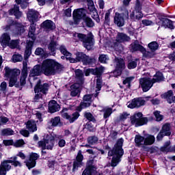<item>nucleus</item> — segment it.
<instances>
[{
	"instance_id": "9",
	"label": "nucleus",
	"mask_w": 175,
	"mask_h": 175,
	"mask_svg": "<svg viewBox=\"0 0 175 175\" xmlns=\"http://www.w3.org/2000/svg\"><path fill=\"white\" fill-rule=\"evenodd\" d=\"M41 81H38L35 88V96L33 98L34 102H38L39 99H42V94H46L47 91H49V84L44 83L43 85H41Z\"/></svg>"
},
{
	"instance_id": "12",
	"label": "nucleus",
	"mask_w": 175,
	"mask_h": 175,
	"mask_svg": "<svg viewBox=\"0 0 175 175\" xmlns=\"http://www.w3.org/2000/svg\"><path fill=\"white\" fill-rule=\"evenodd\" d=\"M131 20L133 21H137L143 17V14L142 13V4L140 3V0H137L135 4V10L130 14Z\"/></svg>"
},
{
	"instance_id": "59",
	"label": "nucleus",
	"mask_w": 175,
	"mask_h": 175,
	"mask_svg": "<svg viewBox=\"0 0 175 175\" xmlns=\"http://www.w3.org/2000/svg\"><path fill=\"white\" fill-rule=\"evenodd\" d=\"M133 80H135V77H127L123 81V84H128L129 85Z\"/></svg>"
},
{
	"instance_id": "63",
	"label": "nucleus",
	"mask_w": 175,
	"mask_h": 175,
	"mask_svg": "<svg viewBox=\"0 0 175 175\" xmlns=\"http://www.w3.org/2000/svg\"><path fill=\"white\" fill-rule=\"evenodd\" d=\"M5 146H14V142L12 139H5L3 141Z\"/></svg>"
},
{
	"instance_id": "28",
	"label": "nucleus",
	"mask_w": 175,
	"mask_h": 175,
	"mask_svg": "<svg viewBox=\"0 0 175 175\" xmlns=\"http://www.w3.org/2000/svg\"><path fill=\"white\" fill-rule=\"evenodd\" d=\"M130 50L131 51H132V53L135 51H140L141 53H142V51H144V48L143 47V46L139 44V41L136 40L131 44Z\"/></svg>"
},
{
	"instance_id": "34",
	"label": "nucleus",
	"mask_w": 175,
	"mask_h": 175,
	"mask_svg": "<svg viewBox=\"0 0 175 175\" xmlns=\"http://www.w3.org/2000/svg\"><path fill=\"white\" fill-rule=\"evenodd\" d=\"M135 143L137 147H140L142 146H145L146 142H145V137H143L140 135H135Z\"/></svg>"
},
{
	"instance_id": "14",
	"label": "nucleus",
	"mask_w": 175,
	"mask_h": 175,
	"mask_svg": "<svg viewBox=\"0 0 175 175\" xmlns=\"http://www.w3.org/2000/svg\"><path fill=\"white\" fill-rule=\"evenodd\" d=\"M115 62L116 63V68L113 72L114 76L117 77L118 76H121V73H122V70L125 69V62L124 59L120 58H115Z\"/></svg>"
},
{
	"instance_id": "52",
	"label": "nucleus",
	"mask_w": 175,
	"mask_h": 175,
	"mask_svg": "<svg viewBox=\"0 0 175 175\" xmlns=\"http://www.w3.org/2000/svg\"><path fill=\"white\" fill-rule=\"evenodd\" d=\"M104 111V118H109L111 113H113V109L111 108H105Z\"/></svg>"
},
{
	"instance_id": "56",
	"label": "nucleus",
	"mask_w": 175,
	"mask_h": 175,
	"mask_svg": "<svg viewBox=\"0 0 175 175\" xmlns=\"http://www.w3.org/2000/svg\"><path fill=\"white\" fill-rule=\"evenodd\" d=\"M85 117L88 120V121H92V122H95V118H94V116H92V113L90 112H86L85 113Z\"/></svg>"
},
{
	"instance_id": "24",
	"label": "nucleus",
	"mask_w": 175,
	"mask_h": 175,
	"mask_svg": "<svg viewBox=\"0 0 175 175\" xmlns=\"http://www.w3.org/2000/svg\"><path fill=\"white\" fill-rule=\"evenodd\" d=\"M91 102H92V95L88 94L83 96V102L81 103V107H90L91 106Z\"/></svg>"
},
{
	"instance_id": "29",
	"label": "nucleus",
	"mask_w": 175,
	"mask_h": 175,
	"mask_svg": "<svg viewBox=\"0 0 175 175\" xmlns=\"http://www.w3.org/2000/svg\"><path fill=\"white\" fill-rule=\"evenodd\" d=\"M33 46V41H29L26 45V49L25 51V59H28L32 54V46Z\"/></svg>"
},
{
	"instance_id": "58",
	"label": "nucleus",
	"mask_w": 175,
	"mask_h": 175,
	"mask_svg": "<svg viewBox=\"0 0 175 175\" xmlns=\"http://www.w3.org/2000/svg\"><path fill=\"white\" fill-rule=\"evenodd\" d=\"M154 114L157 121H162L163 120V116L161 115V112L156 111L154 112Z\"/></svg>"
},
{
	"instance_id": "16",
	"label": "nucleus",
	"mask_w": 175,
	"mask_h": 175,
	"mask_svg": "<svg viewBox=\"0 0 175 175\" xmlns=\"http://www.w3.org/2000/svg\"><path fill=\"white\" fill-rule=\"evenodd\" d=\"M40 155L37 153H31L30 155V158L28 161H25L26 165L28 169H32V167H35L36 165V161L38 158H40Z\"/></svg>"
},
{
	"instance_id": "50",
	"label": "nucleus",
	"mask_w": 175,
	"mask_h": 175,
	"mask_svg": "<svg viewBox=\"0 0 175 175\" xmlns=\"http://www.w3.org/2000/svg\"><path fill=\"white\" fill-rule=\"evenodd\" d=\"M98 61L101 64H107L109 61V56H107V55H100L98 57Z\"/></svg>"
},
{
	"instance_id": "10",
	"label": "nucleus",
	"mask_w": 175,
	"mask_h": 175,
	"mask_svg": "<svg viewBox=\"0 0 175 175\" xmlns=\"http://www.w3.org/2000/svg\"><path fill=\"white\" fill-rule=\"evenodd\" d=\"M131 125H134L136 127L142 126L148 122V119L143 118V113L138 112L131 117Z\"/></svg>"
},
{
	"instance_id": "40",
	"label": "nucleus",
	"mask_w": 175,
	"mask_h": 175,
	"mask_svg": "<svg viewBox=\"0 0 175 175\" xmlns=\"http://www.w3.org/2000/svg\"><path fill=\"white\" fill-rule=\"evenodd\" d=\"M58 44L55 41H51L48 45V49L52 53V55H55V50H57Z\"/></svg>"
},
{
	"instance_id": "32",
	"label": "nucleus",
	"mask_w": 175,
	"mask_h": 175,
	"mask_svg": "<svg viewBox=\"0 0 175 175\" xmlns=\"http://www.w3.org/2000/svg\"><path fill=\"white\" fill-rule=\"evenodd\" d=\"M95 173H96V167L94 165H88L82 175H95Z\"/></svg>"
},
{
	"instance_id": "41",
	"label": "nucleus",
	"mask_w": 175,
	"mask_h": 175,
	"mask_svg": "<svg viewBox=\"0 0 175 175\" xmlns=\"http://www.w3.org/2000/svg\"><path fill=\"white\" fill-rule=\"evenodd\" d=\"M142 53L145 58H154V57H155V55H157V53L154 51H147L144 48V51Z\"/></svg>"
},
{
	"instance_id": "48",
	"label": "nucleus",
	"mask_w": 175,
	"mask_h": 175,
	"mask_svg": "<svg viewBox=\"0 0 175 175\" xmlns=\"http://www.w3.org/2000/svg\"><path fill=\"white\" fill-rule=\"evenodd\" d=\"M137 66V59L129 61L127 68L129 69H135Z\"/></svg>"
},
{
	"instance_id": "7",
	"label": "nucleus",
	"mask_w": 175,
	"mask_h": 175,
	"mask_svg": "<svg viewBox=\"0 0 175 175\" xmlns=\"http://www.w3.org/2000/svg\"><path fill=\"white\" fill-rule=\"evenodd\" d=\"M73 36L75 40L82 42L83 46L87 50H91V49L94 47V35H92V33H89L87 35L80 33H75Z\"/></svg>"
},
{
	"instance_id": "44",
	"label": "nucleus",
	"mask_w": 175,
	"mask_h": 175,
	"mask_svg": "<svg viewBox=\"0 0 175 175\" xmlns=\"http://www.w3.org/2000/svg\"><path fill=\"white\" fill-rule=\"evenodd\" d=\"M18 44H20L18 40H12L11 41H9L7 46L8 47H10V49H17Z\"/></svg>"
},
{
	"instance_id": "61",
	"label": "nucleus",
	"mask_w": 175,
	"mask_h": 175,
	"mask_svg": "<svg viewBox=\"0 0 175 175\" xmlns=\"http://www.w3.org/2000/svg\"><path fill=\"white\" fill-rule=\"evenodd\" d=\"M114 47L116 51H118V53H121L124 50V47H122V45L121 44H116Z\"/></svg>"
},
{
	"instance_id": "18",
	"label": "nucleus",
	"mask_w": 175,
	"mask_h": 175,
	"mask_svg": "<svg viewBox=\"0 0 175 175\" xmlns=\"http://www.w3.org/2000/svg\"><path fill=\"white\" fill-rule=\"evenodd\" d=\"M66 110L67 109H66L62 111V116L63 117V118L68 120L70 123L75 122L76 120H77V118L80 117V114L79 113V112H75L72 115H69L67 112H65L66 111Z\"/></svg>"
},
{
	"instance_id": "47",
	"label": "nucleus",
	"mask_w": 175,
	"mask_h": 175,
	"mask_svg": "<svg viewBox=\"0 0 175 175\" xmlns=\"http://www.w3.org/2000/svg\"><path fill=\"white\" fill-rule=\"evenodd\" d=\"M1 135L3 136H12V135H14V131L11 129H4L1 131Z\"/></svg>"
},
{
	"instance_id": "23",
	"label": "nucleus",
	"mask_w": 175,
	"mask_h": 175,
	"mask_svg": "<svg viewBox=\"0 0 175 175\" xmlns=\"http://www.w3.org/2000/svg\"><path fill=\"white\" fill-rule=\"evenodd\" d=\"M158 25H161V27H167L170 29H174V25L170 19L162 18L160 22H158Z\"/></svg>"
},
{
	"instance_id": "27",
	"label": "nucleus",
	"mask_w": 175,
	"mask_h": 175,
	"mask_svg": "<svg viewBox=\"0 0 175 175\" xmlns=\"http://www.w3.org/2000/svg\"><path fill=\"white\" fill-rule=\"evenodd\" d=\"M9 15H14L16 18H20V17L23 15V13L20 12V7L17 5H15L14 8L9 10Z\"/></svg>"
},
{
	"instance_id": "35",
	"label": "nucleus",
	"mask_w": 175,
	"mask_h": 175,
	"mask_svg": "<svg viewBox=\"0 0 175 175\" xmlns=\"http://www.w3.org/2000/svg\"><path fill=\"white\" fill-rule=\"evenodd\" d=\"M42 25L45 29H49L50 31H52V29H55V24L54 22L50 20H46L42 23Z\"/></svg>"
},
{
	"instance_id": "11",
	"label": "nucleus",
	"mask_w": 175,
	"mask_h": 175,
	"mask_svg": "<svg viewBox=\"0 0 175 175\" xmlns=\"http://www.w3.org/2000/svg\"><path fill=\"white\" fill-rule=\"evenodd\" d=\"M128 18H129V12L125 10L122 14L118 12L115 14L114 23L118 27H124L125 20H128Z\"/></svg>"
},
{
	"instance_id": "33",
	"label": "nucleus",
	"mask_w": 175,
	"mask_h": 175,
	"mask_svg": "<svg viewBox=\"0 0 175 175\" xmlns=\"http://www.w3.org/2000/svg\"><path fill=\"white\" fill-rule=\"evenodd\" d=\"M171 130L172 125L170 123H165L164 125H163L161 131L163 132L165 136H170V135H172Z\"/></svg>"
},
{
	"instance_id": "2",
	"label": "nucleus",
	"mask_w": 175,
	"mask_h": 175,
	"mask_svg": "<svg viewBox=\"0 0 175 175\" xmlns=\"http://www.w3.org/2000/svg\"><path fill=\"white\" fill-rule=\"evenodd\" d=\"M61 70H62V65L58 62L53 59H46L42 62L41 66L36 65L33 68L29 77L40 76L42 73L45 76H54L57 73H59Z\"/></svg>"
},
{
	"instance_id": "64",
	"label": "nucleus",
	"mask_w": 175,
	"mask_h": 175,
	"mask_svg": "<svg viewBox=\"0 0 175 175\" xmlns=\"http://www.w3.org/2000/svg\"><path fill=\"white\" fill-rule=\"evenodd\" d=\"M20 133L25 137H28V136H29V131H28L27 130H25V129L21 130Z\"/></svg>"
},
{
	"instance_id": "57",
	"label": "nucleus",
	"mask_w": 175,
	"mask_h": 175,
	"mask_svg": "<svg viewBox=\"0 0 175 175\" xmlns=\"http://www.w3.org/2000/svg\"><path fill=\"white\" fill-rule=\"evenodd\" d=\"M25 144V142L23 139L16 140L15 142H14V146L18 148V147H23Z\"/></svg>"
},
{
	"instance_id": "19",
	"label": "nucleus",
	"mask_w": 175,
	"mask_h": 175,
	"mask_svg": "<svg viewBox=\"0 0 175 175\" xmlns=\"http://www.w3.org/2000/svg\"><path fill=\"white\" fill-rule=\"evenodd\" d=\"M146 101L142 98H134L131 103H128V107L130 109H135V107H140V106H144Z\"/></svg>"
},
{
	"instance_id": "5",
	"label": "nucleus",
	"mask_w": 175,
	"mask_h": 175,
	"mask_svg": "<svg viewBox=\"0 0 175 175\" xmlns=\"http://www.w3.org/2000/svg\"><path fill=\"white\" fill-rule=\"evenodd\" d=\"M163 74L161 72H157L153 78L146 77L140 79L139 85L142 88L144 92H147L151 90L154 83L163 81Z\"/></svg>"
},
{
	"instance_id": "22",
	"label": "nucleus",
	"mask_w": 175,
	"mask_h": 175,
	"mask_svg": "<svg viewBox=\"0 0 175 175\" xmlns=\"http://www.w3.org/2000/svg\"><path fill=\"white\" fill-rule=\"evenodd\" d=\"M163 99H166L168 103H175V96H173V91L170 90L161 94Z\"/></svg>"
},
{
	"instance_id": "37",
	"label": "nucleus",
	"mask_w": 175,
	"mask_h": 175,
	"mask_svg": "<svg viewBox=\"0 0 175 175\" xmlns=\"http://www.w3.org/2000/svg\"><path fill=\"white\" fill-rule=\"evenodd\" d=\"M26 126L29 132H35L38 131V128L36 127V122H35L33 120H29L26 124Z\"/></svg>"
},
{
	"instance_id": "4",
	"label": "nucleus",
	"mask_w": 175,
	"mask_h": 175,
	"mask_svg": "<svg viewBox=\"0 0 175 175\" xmlns=\"http://www.w3.org/2000/svg\"><path fill=\"white\" fill-rule=\"evenodd\" d=\"M122 144H124V139L120 138L117 141L113 150L108 152L109 157H113L111 166L116 167L121 161V157L124 155V150H122Z\"/></svg>"
},
{
	"instance_id": "15",
	"label": "nucleus",
	"mask_w": 175,
	"mask_h": 175,
	"mask_svg": "<svg viewBox=\"0 0 175 175\" xmlns=\"http://www.w3.org/2000/svg\"><path fill=\"white\" fill-rule=\"evenodd\" d=\"M77 61H81L83 65H92L94 59L81 52L77 53Z\"/></svg>"
},
{
	"instance_id": "51",
	"label": "nucleus",
	"mask_w": 175,
	"mask_h": 175,
	"mask_svg": "<svg viewBox=\"0 0 175 175\" xmlns=\"http://www.w3.org/2000/svg\"><path fill=\"white\" fill-rule=\"evenodd\" d=\"M18 5H21L22 9H25L28 6V0H16Z\"/></svg>"
},
{
	"instance_id": "21",
	"label": "nucleus",
	"mask_w": 175,
	"mask_h": 175,
	"mask_svg": "<svg viewBox=\"0 0 175 175\" xmlns=\"http://www.w3.org/2000/svg\"><path fill=\"white\" fill-rule=\"evenodd\" d=\"M83 158L84 157L81 153V150H79L77 156V161H75L73 164V169H72L73 172H75V170H77L78 167H81V166H83Z\"/></svg>"
},
{
	"instance_id": "6",
	"label": "nucleus",
	"mask_w": 175,
	"mask_h": 175,
	"mask_svg": "<svg viewBox=\"0 0 175 175\" xmlns=\"http://www.w3.org/2000/svg\"><path fill=\"white\" fill-rule=\"evenodd\" d=\"M39 17V12L33 10H29L27 12V18L31 24L29 27V38H31L32 40H35L36 38L35 37V32L36 31V25H35V23L38 21V18Z\"/></svg>"
},
{
	"instance_id": "8",
	"label": "nucleus",
	"mask_w": 175,
	"mask_h": 175,
	"mask_svg": "<svg viewBox=\"0 0 175 175\" xmlns=\"http://www.w3.org/2000/svg\"><path fill=\"white\" fill-rule=\"evenodd\" d=\"M12 160H6L1 163L0 165V175H6V172H9L12 169V165L9 163H12L17 167V166H21V163L17 161V157H14L12 158Z\"/></svg>"
},
{
	"instance_id": "30",
	"label": "nucleus",
	"mask_w": 175,
	"mask_h": 175,
	"mask_svg": "<svg viewBox=\"0 0 175 175\" xmlns=\"http://www.w3.org/2000/svg\"><path fill=\"white\" fill-rule=\"evenodd\" d=\"M71 88V96H77L80 94V84L76 83L70 86Z\"/></svg>"
},
{
	"instance_id": "53",
	"label": "nucleus",
	"mask_w": 175,
	"mask_h": 175,
	"mask_svg": "<svg viewBox=\"0 0 175 175\" xmlns=\"http://www.w3.org/2000/svg\"><path fill=\"white\" fill-rule=\"evenodd\" d=\"M84 22L87 25V27H89V28H91L94 27V25H95V24L94 23V21H92V19H91V18H88V17L85 18Z\"/></svg>"
},
{
	"instance_id": "13",
	"label": "nucleus",
	"mask_w": 175,
	"mask_h": 175,
	"mask_svg": "<svg viewBox=\"0 0 175 175\" xmlns=\"http://www.w3.org/2000/svg\"><path fill=\"white\" fill-rule=\"evenodd\" d=\"M88 2V10L90 12L92 18L93 20H95L96 23H99L100 21V18H99V15L98 14V12L95 8V5H94V1L92 0H86Z\"/></svg>"
},
{
	"instance_id": "39",
	"label": "nucleus",
	"mask_w": 175,
	"mask_h": 175,
	"mask_svg": "<svg viewBox=\"0 0 175 175\" xmlns=\"http://www.w3.org/2000/svg\"><path fill=\"white\" fill-rule=\"evenodd\" d=\"M96 94L94 95L96 97L98 96V94L99 91H100L102 88V78L100 77V75H97V79H96Z\"/></svg>"
},
{
	"instance_id": "46",
	"label": "nucleus",
	"mask_w": 175,
	"mask_h": 175,
	"mask_svg": "<svg viewBox=\"0 0 175 175\" xmlns=\"http://www.w3.org/2000/svg\"><path fill=\"white\" fill-rule=\"evenodd\" d=\"M49 124H51V126H58L61 124V118L56 116L51 118Z\"/></svg>"
},
{
	"instance_id": "45",
	"label": "nucleus",
	"mask_w": 175,
	"mask_h": 175,
	"mask_svg": "<svg viewBox=\"0 0 175 175\" xmlns=\"http://www.w3.org/2000/svg\"><path fill=\"white\" fill-rule=\"evenodd\" d=\"M148 47L150 49V51H157L158 49H159V44L158 42L154 41L148 44Z\"/></svg>"
},
{
	"instance_id": "17",
	"label": "nucleus",
	"mask_w": 175,
	"mask_h": 175,
	"mask_svg": "<svg viewBox=\"0 0 175 175\" xmlns=\"http://www.w3.org/2000/svg\"><path fill=\"white\" fill-rule=\"evenodd\" d=\"M105 72V67L100 66L96 68H89L85 70V76H90V75H95L96 76H100L102 73Z\"/></svg>"
},
{
	"instance_id": "60",
	"label": "nucleus",
	"mask_w": 175,
	"mask_h": 175,
	"mask_svg": "<svg viewBox=\"0 0 175 175\" xmlns=\"http://www.w3.org/2000/svg\"><path fill=\"white\" fill-rule=\"evenodd\" d=\"M65 58L70 61L72 64H75V62H80V61L77 60V57L76 59L72 57V53H70V56H67Z\"/></svg>"
},
{
	"instance_id": "26",
	"label": "nucleus",
	"mask_w": 175,
	"mask_h": 175,
	"mask_svg": "<svg viewBox=\"0 0 175 175\" xmlns=\"http://www.w3.org/2000/svg\"><path fill=\"white\" fill-rule=\"evenodd\" d=\"M10 42V36L8 33H4L0 37V43L3 47L8 46V44Z\"/></svg>"
},
{
	"instance_id": "43",
	"label": "nucleus",
	"mask_w": 175,
	"mask_h": 175,
	"mask_svg": "<svg viewBox=\"0 0 175 175\" xmlns=\"http://www.w3.org/2000/svg\"><path fill=\"white\" fill-rule=\"evenodd\" d=\"M59 51L63 54L64 56H62V59H64L66 57L70 56V53L68 51L66 47L64 45H61L59 48Z\"/></svg>"
},
{
	"instance_id": "25",
	"label": "nucleus",
	"mask_w": 175,
	"mask_h": 175,
	"mask_svg": "<svg viewBox=\"0 0 175 175\" xmlns=\"http://www.w3.org/2000/svg\"><path fill=\"white\" fill-rule=\"evenodd\" d=\"M49 113H55V111H59V105L57 103V101L52 100L49 103Z\"/></svg>"
},
{
	"instance_id": "54",
	"label": "nucleus",
	"mask_w": 175,
	"mask_h": 175,
	"mask_svg": "<svg viewBox=\"0 0 175 175\" xmlns=\"http://www.w3.org/2000/svg\"><path fill=\"white\" fill-rule=\"evenodd\" d=\"M16 31H16V33H17V35H21V33H24V32H25V28L22 25H19L16 28Z\"/></svg>"
},
{
	"instance_id": "62",
	"label": "nucleus",
	"mask_w": 175,
	"mask_h": 175,
	"mask_svg": "<svg viewBox=\"0 0 175 175\" xmlns=\"http://www.w3.org/2000/svg\"><path fill=\"white\" fill-rule=\"evenodd\" d=\"M6 88H8V83L5 81L2 82L0 85V91L5 92V91H6Z\"/></svg>"
},
{
	"instance_id": "31",
	"label": "nucleus",
	"mask_w": 175,
	"mask_h": 175,
	"mask_svg": "<svg viewBox=\"0 0 175 175\" xmlns=\"http://www.w3.org/2000/svg\"><path fill=\"white\" fill-rule=\"evenodd\" d=\"M116 40L119 43H122L124 42H129L131 38L124 33H118L116 37Z\"/></svg>"
},
{
	"instance_id": "36",
	"label": "nucleus",
	"mask_w": 175,
	"mask_h": 175,
	"mask_svg": "<svg viewBox=\"0 0 175 175\" xmlns=\"http://www.w3.org/2000/svg\"><path fill=\"white\" fill-rule=\"evenodd\" d=\"M145 146H151L155 143V137L154 135L147 134L145 136Z\"/></svg>"
},
{
	"instance_id": "55",
	"label": "nucleus",
	"mask_w": 175,
	"mask_h": 175,
	"mask_svg": "<svg viewBox=\"0 0 175 175\" xmlns=\"http://www.w3.org/2000/svg\"><path fill=\"white\" fill-rule=\"evenodd\" d=\"M12 59L14 62H21L23 61V56L19 54L14 55Z\"/></svg>"
},
{
	"instance_id": "20",
	"label": "nucleus",
	"mask_w": 175,
	"mask_h": 175,
	"mask_svg": "<svg viewBox=\"0 0 175 175\" xmlns=\"http://www.w3.org/2000/svg\"><path fill=\"white\" fill-rule=\"evenodd\" d=\"M75 23H79V20H81L84 16H85V10L84 9L75 10L72 14Z\"/></svg>"
},
{
	"instance_id": "38",
	"label": "nucleus",
	"mask_w": 175,
	"mask_h": 175,
	"mask_svg": "<svg viewBox=\"0 0 175 175\" xmlns=\"http://www.w3.org/2000/svg\"><path fill=\"white\" fill-rule=\"evenodd\" d=\"M75 76L77 80L79 81V85L83 84L84 83V74L83 73V71L81 70H75Z\"/></svg>"
},
{
	"instance_id": "3",
	"label": "nucleus",
	"mask_w": 175,
	"mask_h": 175,
	"mask_svg": "<svg viewBox=\"0 0 175 175\" xmlns=\"http://www.w3.org/2000/svg\"><path fill=\"white\" fill-rule=\"evenodd\" d=\"M55 140L58 141V146L61 148L66 146V141H65L64 137L61 135H46L42 141L38 142V146L42 150H53Z\"/></svg>"
},
{
	"instance_id": "1",
	"label": "nucleus",
	"mask_w": 175,
	"mask_h": 175,
	"mask_svg": "<svg viewBox=\"0 0 175 175\" xmlns=\"http://www.w3.org/2000/svg\"><path fill=\"white\" fill-rule=\"evenodd\" d=\"M28 59H25V61L23 62V70L22 72L19 69L14 68L12 69L9 66H5L4 68L5 70V77L10 79L9 87H16V88H20V85H25L27 81H25L28 77ZM21 73L20 83L18 82V76Z\"/></svg>"
},
{
	"instance_id": "49",
	"label": "nucleus",
	"mask_w": 175,
	"mask_h": 175,
	"mask_svg": "<svg viewBox=\"0 0 175 175\" xmlns=\"http://www.w3.org/2000/svg\"><path fill=\"white\" fill-rule=\"evenodd\" d=\"M88 143L89 144H92V146H94V144H96L98 143V137L96 136H91L88 138Z\"/></svg>"
},
{
	"instance_id": "42",
	"label": "nucleus",
	"mask_w": 175,
	"mask_h": 175,
	"mask_svg": "<svg viewBox=\"0 0 175 175\" xmlns=\"http://www.w3.org/2000/svg\"><path fill=\"white\" fill-rule=\"evenodd\" d=\"M36 55H40V57H42L44 58H46V57H49V55L47 54V52L44 51V49L42 48H37L35 51Z\"/></svg>"
}]
</instances>
